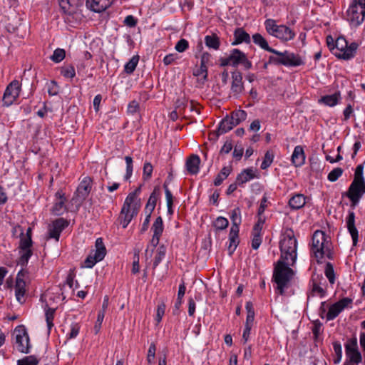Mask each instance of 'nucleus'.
I'll list each match as a JSON object with an SVG mask.
<instances>
[{
  "mask_svg": "<svg viewBox=\"0 0 365 365\" xmlns=\"http://www.w3.org/2000/svg\"><path fill=\"white\" fill-rule=\"evenodd\" d=\"M364 194L365 179L364 177V165L360 164L356 166L353 181L344 195L350 200L351 207L354 209Z\"/></svg>",
  "mask_w": 365,
  "mask_h": 365,
  "instance_id": "nucleus-1",
  "label": "nucleus"
},
{
  "mask_svg": "<svg viewBox=\"0 0 365 365\" xmlns=\"http://www.w3.org/2000/svg\"><path fill=\"white\" fill-rule=\"evenodd\" d=\"M294 273L284 260H279L274 265L273 281L277 284V289L280 295L284 294V289L289 287Z\"/></svg>",
  "mask_w": 365,
  "mask_h": 365,
  "instance_id": "nucleus-2",
  "label": "nucleus"
},
{
  "mask_svg": "<svg viewBox=\"0 0 365 365\" xmlns=\"http://www.w3.org/2000/svg\"><path fill=\"white\" fill-rule=\"evenodd\" d=\"M279 249L281 259L287 261L290 258L291 265H293L297 259V241L292 229H287L283 234L279 242Z\"/></svg>",
  "mask_w": 365,
  "mask_h": 365,
  "instance_id": "nucleus-3",
  "label": "nucleus"
},
{
  "mask_svg": "<svg viewBox=\"0 0 365 365\" xmlns=\"http://www.w3.org/2000/svg\"><path fill=\"white\" fill-rule=\"evenodd\" d=\"M270 53L276 55L269 57V63L276 66L282 65L287 67H297L304 65V62L299 54H296L289 51L283 52L279 51L273 48V51Z\"/></svg>",
  "mask_w": 365,
  "mask_h": 365,
  "instance_id": "nucleus-4",
  "label": "nucleus"
},
{
  "mask_svg": "<svg viewBox=\"0 0 365 365\" xmlns=\"http://www.w3.org/2000/svg\"><path fill=\"white\" fill-rule=\"evenodd\" d=\"M230 219L232 227L229 234L230 245L228 246L229 255H232L239 245L240 225L242 222L241 210L239 207L235 208L231 213Z\"/></svg>",
  "mask_w": 365,
  "mask_h": 365,
  "instance_id": "nucleus-5",
  "label": "nucleus"
},
{
  "mask_svg": "<svg viewBox=\"0 0 365 365\" xmlns=\"http://www.w3.org/2000/svg\"><path fill=\"white\" fill-rule=\"evenodd\" d=\"M267 33L282 41H288L295 36L294 31L285 25H277L276 21L269 19L264 21Z\"/></svg>",
  "mask_w": 365,
  "mask_h": 365,
  "instance_id": "nucleus-6",
  "label": "nucleus"
},
{
  "mask_svg": "<svg viewBox=\"0 0 365 365\" xmlns=\"http://www.w3.org/2000/svg\"><path fill=\"white\" fill-rule=\"evenodd\" d=\"M359 44L356 42H352L348 45L344 37L340 36L335 41L334 50L336 51L334 54L340 59L349 60L354 57Z\"/></svg>",
  "mask_w": 365,
  "mask_h": 365,
  "instance_id": "nucleus-7",
  "label": "nucleus"
},
{
  "mask_svg": "<svg viewBox=\"0 0 365 365\" xmlns=\"http://www.w3.org/2000/svg\"><path fill=\"white\" fill-rule=\"evenodd\" d=\"M365 18V6L356 1H352L346 11V20L351 26L358 27L361 25Z\"/></svg>",
  "mask_w": 365,
  "mask_h": 365,
  "instance_id": "nucleus-8",
  "label": "nucleus"
},
{
  "mask_svg": "<svg viewBox=\"0 0 365 365\" xmlns=\"http://www.w3.org/2000/svg\"><path fill=\"white\" fill-rule=\"evenodd\" d=\"M16 344L19 351L24 354L30 352L29 336L24 325H19L14 329Z\"/></svg>",
  "mask_w": 365,
  "mask_h": 365,
  "instance_id": "nucleus-9",
  "label": "nucleus"
},
{
  "mask_svg": "<svg viewBox=\"0 0 365 365\" xmlns=\"http://www.w3.org/2000/svg\"><path fill=\"white\" fill-rule=\"evenodd\" d=\"M26 281H30L29 272L26 269H21L17 274L15 284V295L17 301L22 304V300L26 292Z\"/></svg>",
  "mask_w": 365,
  "mask_h": 365,
  "instance_id": "nucleus-10",
  "label": "nucleus"
},
{
  "mask_svg": "<svg viewBox=\"0 0 365 365\" xmlns=\"http://www.w3.org/2000/svg\"><path fill=\"white\" fill-rule=\"evenodd\" d=\"M330 242L327 240V236L325 232L320 230H317L314 232L312 235V251L314 255V257H317L322 253H323V250L324 251V248L330 245Z\"/></svg>",
  "mask_w": 365,
  "mask_h": 365,
  "instance_id": "nucleus-11",
  "label": "nucleus"
},
{
  "mask_svg": "<svg viewBox=\"0 0 365 365\" xmlns=\"http://www.w3.org/2000/svg\"><path fill=\"white\" fill-rule=\"evenodd\" d=\"M96 252L93 256L88 255L84 261V266L86 268H92L98 262L101 261L106 255V249L103 239L99 237L96 240Z\"/></svg>",
  "mask_w": 365,
  "mask_h": 365,
  "instance_id": "nucleus-12",
  "label": "nucleus"
},
{
  "mask_svg": "<svg viewBox=\"0 0 365 365\" xmlns=\"http://www.w3.org/2000/svg\"><path fill=\"white\" fill-rule=\"evenodd\" d=\"M21 90V84L17 80L11 81L6 87L3 96V104L6 106H11L19 97Z\"/></svg>",
  "mask_w": 365,
  "mask_h": 365,
  "instance_id": "nucleus-13",
  "label": "nucleus"
},
{
  "mask_svg": "<svg viewBox=\"0 0 365 365\" xmlns=\"http://www.w3.org/2000/svg\"><path fill=\"white\" fill-rule=\"evenodd\" d=\"M229 60L230 61L231 66L233 67H237L239 65H242L244 66L245 69L248 70L250 69L252 66L246 54L237 48H234L230 51Z\"/></svg>",
  "mask_w": 365,
  "mask_h": 365,
  "instance_id": "nucleus-14",
  "label": "nucleus"
},
{
  "mask_svg": "<svg viewBox=\"0 0 365 365\" xmlns=\"http://www.w3.org/2000/svg\"><path fill=\"white\" fill-rule=\"evenodd\" d=\"M69 222L64 218H58L53 221L52 224L48 226V238H53L56 241L59 240L61 232L68 226Z\"/></svg>",
  "mask_w": 365,
  "mask_h": 365,
  "instance_id": "nucleus-15",
  "label": "nucleus"
},
{
  "mask_svg": "<svg viewBox=\"0 0 365 365\" xmlns=\"http://www.w3.org/2000/svg\"><path fill=\"white\" fill-rule=\"evenodd\" d=\"M140 205L138 203L135 204L130 210L122 207L118 220L123 228L128 227L132 219L138 215Z\"/></svg>",
  "mask_w": 365,
  "mask_h": 365,
  "instance_id": "nucleus-16",
  "label": "nucleus"
},
{
  "mask_svg": "<svg viewBox=\"0 0 365 365\" xmlns=\"http://www.w3.org/2000/svg\"><path fill=\"white\" fill-rule=\"evenodd\" d=\"M91 178L89 177L85 178L78 186L76 196L73 200L76 199L80 202L85 200L91 190Z\"/></svg>",
  "mask_w": 365,
  "mask_h": 365,
  "instance_id": "nucleus-17",
  "label": "nucleus"
},
{
  "mask_svg": "<svg viewBox=\"0 0 365 365\" xmlns=\"http://www.w3.org/2000/svg\"><path fill=\"white\" fill-rule=\"evenodd\" d=\"M243 91L242 74L240 71H235L232 73L231 92L237 97Z\"/></svg>",
  "mask_w": 365,
  "mask_h": 365,
  "instance_id": "nucleus-18",
  "label": "nucleus"
},
{
  "mask_svg": "<svg viewBox=\"0 0 365 365\" xmlns=\"http://www.w3.org/2000/svg\"><path fill=\"white\" fill-rule=\"evenodd\" d=\"M114 0H86L88 9L96 13H101L107 9Z\"/></svg>",
  "mask_w": 365,
  "mask_h": 365,
  "instance_id": "nucleus-19",
  "label": "nucleus"
},
{
  "mask_svg": "<svg viewBox=\"0 0 365 365\" xmlns=\"http://www.w3.org/2000/svg\"><path fill=\"white\" fill-rule=\"evenodd\" d=\"M163 219L159 216L155 219L151 227L153 232V235L150 240V243L154 247H156L159 244L160 237L163 232Z\"/></svg>",
  "mask_w": 365,
  "mask_h": 365,
  "instance_id": "nucleus-20",
  "label": "nucleus"
},
{
  "mask_svg": "<svg viewBox=\"0 0 365 365\" xmlns=\"http://www.w3.org/2000/svg\"><path fill=\"white\" fill-rule=\"evenodd\" d=\"M82 5L81 0H59V6L63 13L72 15Z\"/></svg>",
  "mask_w": 365,
  "mask_h": 365,
  "instance_id": "nucleus-21",
  "label": "nucleus"
},
{
  "mask_svg": "<svg viewBox=\"0 0 365 365\" xmlns=\"http://www.w3.org/2000/svg\"><path fill=\"white\" fill-rule=\"evenodd\" d=\"M346 225L353 240V245L356 246L358 242L359 232L355 226V214L353 211H349L346 218Z\"/></svg>",
  "mask_w": 365,
  "mask_h": 365,
  "instance_id": "nucleus-22",
  "label": "nucleus"
},
{
  "mask_svg": "<svg viewBox=\"0 0 365 365\" xmlns=\"http://www.w3.org/2000/svg\"><path fill=\"white\" fill-rule=\"evenodd\" d=\"M235 126L236 125L232 122V119L229 115H227L220 121L218 128L215 130V133H213V135L215 136V138H218L220 135L227 133Z\"/></svg>",
  "mask_w": 365,
  "mask_h": 365,
  "instance_id": "nucleus-23",
  "label": "nucleus"
},
{
  "mask_svg": "<svg viewBox=\"0 0 365 365\" xmlns=\"http://www.w3.org/2000/svg\"><path fill=\"white\" fill-rule=\"evenodd\" d=\"M305 162V154L304 149L301 145L294 148L292 155V163L295 167L302 166Z\"/></svg>",
  "mask_w": 365,
  "mask_h": 365,
  "instance_id": "nucleus-24",
  "label": "nucleus"
},
{
  "mask_svg": "<svg viewBox=\"0 0 365 365\" xmlns=\"http://www.w3.org/2000/svg\"><path fill=\"white\" fill-rule=\"evenodd\" d=\"M235 40L232 45L235 46L242 43H250V36L243 28H237L234 31Z\"/></svg>",
  "mask_w": 365,
  "mask_h": 365,
  "instance_id": "nucleus-25",
  "label": "nucleus"
},
{
  "mask_svg": "<svg viewBox=\"0 0 365 365\" xmlns=\"http://www.w3.org/2000/svg\"><path fill=\"white\" fill-rule=\"evenodd\" d=\"M252 168L243 170L236 178V182L241 186L247 182L257 178Z\"/></svg>",
  "mask_w": 365,
  "mask_h": 365,
  "instance_id": "nucleus-26",
  "label": "nucleus"
},
{
  "mask_svg": "<svg viewBox=\"0 0 365 365\" xmlns=\"http://www.w3.org/2000/svg\"><path fill=\"white\" fill-rule=\"evenodd\" d=\"M200 163V157L197 155H192L186 161V168L189 173L197 174L199 171Z\"/></svg>",
  "mask_w": 365,
  "mask_h": 365,
  "instance_id": "nucleus-27",
  "label": "nucleus"
},
{
  "mask_svg": "<svg viewBox=\"0 0 365 365\" xmlns=\"http://www.w3.org/2000/svg\"><path fill=\"white\" fill-rule=\"evenodd\" d=\"M56 196L58 197L59 200L54 204L52 208V213L55 215L58 216L61 215L66 210V207L64 204L65 202L66 201V199L64 197V195L62 194L61 192H57Z\"/></svg>",
  "mask_w": 365,
  "mask_h": 365,
  "instance_id": "nucleus-28",
  "label": "nucleus"
},
{
  "mask_svg": "<svg viewBox=\"0 0 365 365\" xmlns=\"http://www.w3.org/2000/svg\"><path fill=\"white\" fill-rule=\"evenodd\" d=\"M305 197L302 194H296L289 200V205L292 209L298 210L305 205Z\"/></svg>",
  "mask_w": 365,
  "mask_h": 365,
  "instance_id": "nucleus-29",
  "label": "nucleus"
},
{
  "mask_svg": "<svg viewBox=\"0 0 365 365\" xmlns=\"http://www.w3.org/2000/svg\"><path fill=\"white\" fill-rule=\"evenodd\" d=\"M341 98L339 92H336L332 95H327L322 96L319 100V103H322L328 106H334L338 103L339 100Z\"/></svg>",
  "mask_w": 365,
  "mask_h": 365,
  "instance_id": "nucleus-30",
  "label": "nucleus"
},
{
  "mask_svg": "<svg viewBox=\"0 0 365 365\" xmlns=\"http://www.w3.org/2000/svg\"><path fill=\"white\" fill-rule=\"evenodd\" d=\"M205 43L208 48L215 50L219 49L220 46V38L215 34L205 36Z\"/></svg>",
  "mask_w": 365,
  "mask_h": 365,
  "instance_id": "nucleus-31",
  "label": "nucleus"
},
{
  "mask_svg": "<svg viewBox=\"0 0 365 365\" xmlns=\"http://www.w3.org/2000/svg\"><path fill=\"white\" fill-rule=\"evenodd\" d=\"M232 172V167L231 166H225L222 168V169L220 170V172L217 174V177L215 178L214 180V185L215 186L220 185L223 180L226 179L229 175Z\"/></svg>",
  "mask_w": 365,
  "mask_h": 365,
  "instance_id": "nucleus-32",
  "label": "nucleus"
},
{
  "mask_svg": "<svg viewBox=\"0 0 365 365\" xmlns=\"http://www.w3.org/2000/svg\"><path fill=\"white\" fill-rule=\"evenodd\" d=\"M253 42L267 51H273V48L269 46L267 40L260 34H255L252 36Z\"/></svg>",
  "mask_w": 365,
  "mask_h": 365,
  "instance_id": "nucleus-33",
  "label": "nucleus"
},
{
  "mask_svg": "<svg viewBox=\"0 0 365 365\" xmlns=\"http://www.w3.org/2000/svg\"><path fill=\"white\" fill-rule=\"evenodd\" d=\"M45 317H46V321L48 327V332H50L51 329L53 327V320L54 319V315L56 312V309L51 308L48 307V305L46 304L45 305Z\"/></svg>",
  "mask_w": 365,
  "mask_h": 365,
  "instance_id": "nucleus-34",
  "label": "nucleus"
},
{
  "mask_svg": "<svg viewBox=\"0 0 365 365\" xmlns=\"http://www.w3.org/2000/svg\"><path fill=\"white\" fill-rule=\"evenodd\" d=\"M229 117L232 119V122L237 126L241 122L244 121L247 118V113L243 110H236L231 113Z\"/></svg>",
  "mask_w": 365,
  "mask_h": 365,
  "instance_id": "nucleus-35",
  "label": "nucleus"
},
{
  "mask_svg": "<svg viewBox=\"0 0 365 365\" xmlns=\"http://www.w3.org/2000/svg\"><path fill=\"white\" fill-rule=\"evenodd\" d=\"M33 245L32 239L29 237H25L24 234L20 236V242H19V252H26L27 250H32L31 247Z\"/></svg>",
  "mask_w": 365,
  "mask_h": 365,
  "instance_id": "nucleus-36",
  "label": "nucleus"
},
{
  "mask_svg": "<svg viewBox=\"0 0 365 365\" xmlns=\"http://www.w3.org/2000/svg\"><path fill=\"white\" fill-rule=\"evenodd\" d=\"M166 254V247L161 245L158 247L156 251V255L154 258L153 268H156L161 262L162 259L165 257Z\"/></svg>",
  "mask_w": 365,
  "mask_h": 365,
  "instance_id": "nucleus-37",
  "label": "nucleus"
},
{
  "mask_svg": "<svg viewBox=\"0 0 365 365\" xmlns=\"http://www.w3.org/2000/svg\"><path fill=\"white\" fill-rule=\"evenodd\" d=\"M343 310L339 307V304L334 303L329 308L326 317L328 321L334 319Z\"/></svg>",
  "mask_w": 365,
  "mask_h": 365,
  "instance_id": "nucleus-38",
  "label": "nucleus"
},
{
  "mask_svg": "<svg viewBox=\"0 0 365 365\" xmlns=\"http://www.w3.org/2000/svg\"><path fill=\"white\" fill-rule=\"evenodd\" d=\"M346 354L349 359L351 363L359 364L361 361L362 357L359 349L350 350L349 348H347Z\"/></svg>",
  "mask_w": 365,
  "mask_h": 365,
  "instance_id": "nucleus-39",
  "label": "nucleus"
},
{
  "mask_svg": "<svg viewBox=\"0 0 365 365\" xmlns=\"http://www.w3.org/2000/svg\"><path fill=\"white\" fill-rule=\"evenodd\" d=\"M21 256L17 260V264L21 267V269H24L27 266L29 259L33 255L32 250H27L26 252H20Z\"/></svg>",
  "mask_w": 365,
  "mask_h": 365,
  "instance_id": "nucleus-40",
  "label": "nucleus"
},
{
  "mask_svg": "<svg viewBox=\"0 0 365 365\" xmlns=\"http://www.w3.org/2000/svg\"><path fill=\"white\" fill-rule=\"evenodd\" d=\"M137 203H138V205L140 206V200L137 199V197L135 196V193L130 192L127 196V197L123 203V207L130 210Z\"/></svg>",
  "mask_w": 365,
  "mask_h": 365,
  "instance_id": "nucleus-41",
  "label": "nucleus"
},
{
  "mask_svg": "<svg viewBox=\"0 0 365 365\" xmlns=\"http://www.w3.org/2000/svg\"><path fill=\"white\" fill-rule=\"evenodd\" d=\"M139 61L138 56H133L124 66V71L128 74H131L135 71Z\"/></svg>",
  "mask_w": 365,
  "mask_h": 365,
  "instance_id": "nucleus-42",
  "label": "nucleus"
},
{
  "mask_svg": "<svg viewBox=\"0 0 365 365\" xmlns=\"http://www.w3.org/2000/svg\"><path fill=\"white\" fill-rule=\"evenodd\" d=\"M274 158V152L272 150H267L264 154V160L261 164V169H267L272 163Z\"/></svg>",
  "mask_w": 365,
  "mask_h": 365,
  "instance_id": "nucleus-43",
  "label": "nucleus"
},
{
  "mask_svg": "<svg viewBox=\"0 0 365 365\" xmlns=\"http://www.w3.org/2000/svg\"><path fill=\"white\" fill-rule=\"evenodd\" d=\"M39 360L34 355L24 357L17 361V365H38Z\"/></svg>",
  "mask_w": 365,
  "mask_h": 365,
  "instance_id": "nucleus-44",
  "label": "nucleus"
},
{
  "mask_svg": "<svg viewBox=\"0 0 365 365\" xmlns=\"http://www.w3.org/2000/svg\"><path fill=\"white\" fill-rule=\"evenodd\" d=\"M324 274L330 284H334L335 282V272L331 263L327 262L326 264Z\"/></svg>",
  "mask_w": 365,
  "mask_h": 365,
  "instance_id": "nucleus-45",
  "label": "nucleus"
},
{
  "mask_svg": "<svg viewBox=\"0 0 365 365\" xmlns=\"http://www.w3.org/2000/svg\"><path fill=\"white\" fill-rule=\"evenodd\" d=\"M61 74L65 78H73L76 75L74 66L73 65H67L61 67Z\"/></svg>",
  "mask_w": 365,
  "mask_h": 365,
  "instance_id": "nucleus-46",
  "label": "nucleus"
},
{
  "mask_svg": "<svg viewBox=\"0 0 365 365\" xmlns=\"http://www.w3.org/2000/svg\"><path fill=\"white\" fill-rule=\"evenodd\" d=\"M66 56V51L63 48H56L53 55L51 56V59L55 63H59L62 61Z\"/></svg>",
  "mask_w": 365,
  "mask_h": 365,
  "instance_id": "nucleus-47",
  "label": "nucleus"
},
{
  "mask_svg": "<svg viewBox=\"0 0 365 365\" xmlns=\"http://www.w3.org/2000/svg\"><path fill=\"white\" fill-rule=\"evenodd\" d=\"M188 99L183 96L182 98H178L175 101V109L178 110L180 113H182L187 106Z\"/></svg>",
  "mask_w": 365,
  "mask_h": 365,
  "instance_id": "nucleus-48",
  "label": "nucleus"
},
{
  "mask_svg": "<svg viewBox=\"0 0 365 365\" xmlns=\"http://www.w3.org/2000/svg\"><path fill=\"white\" fill-rule=\"evenodd\" d=\"M160 195V190L158 187H155L150 194L147 205H152L153 208H155L156 206L158 198Z\"/></svg>",
  "mask_w": 365,
  "mask_h": 365,
  "instance_id": "nucleus-49",
  "label": "nucleus"
},
{
  "mask_svg": "<svg viewBox=\"0 0 365 365\" xmlns=\"http://www.w3.org/2000/svg\"><path fill=\"white\" fill-rule=\"evenodd\" d=\"M229 222L227 218L223 217H218L216 220L214 222V227L217 230H225L228 227Z\"/></svg>",
  "mask_w": 365,
  "mask_h": 365,
  "instance_id": "nucleus-50",
  "label": "nucleus"
},
{
  "mask_svg": "<svg viewBox=\"0 0 365 365\" xmlns=\"http://www.w3.org/2000/svg\"><path fill=\"white\" fill-rule=\"evenodd\" d=\"M343 172L342 168H336L329 173L327 178L331 182H335L343 174Z\"/></svg>",
  "mask_w": 365,
  "mask_h": 365,
  "instance_id": "nucleus-51",
  "label": "nucleus"
},
{
  "mask_svg": "<svg viewBox=\"0 0 365 365\" xmlns=\"http://www.w3.org/2000/svg\"><path fill=\"white\" fill-rule=\"evenodd\" d=\"M333 349L336 356V358L334 359V364H338L342 357V349L339 341H334L333 343Z\"/></svg>",
  "mask_w": 365,
  "mask_h": 365,
  "instance_id": "nucleus-52",
  "label": "nucleus"
},
{
  "mask_svg": "<svg viewBox=\"0 0 365 365\" xmlns=\"http://www.w3.org/2000/svg\"><path fill=\"white\" fill-rule=\"evenodd\" d=\"M212 56L208 52H205L202 54L200 58L201 70L205 71V68H207L208 65L210 64Z\"/></svg>",
  "mask_w": 365,
  "mask_h": 365,
  "instance_id": "nucleus-53",
  "label": "nucleus"
},
{
  "mask_svg": "<svg viewBox=\"0 0 365 365\" xmlns=\"http://www.w3.org/2000/svg\"><path fill=\"white\" fill-rule=\"evenodd\" d=\"M189 47V43L188 41L185 39V38H181L180 40H179L175 46V48L177 51L180 52V53H182L184 51H185Z\"/></svg>",
  "mask_w": 365,
  "mask_h": 365,
  "instance_id": "nucleus-54",
  "label": "nucleus"
},
{
  "mask_svg": "<svg viewBox=\"0 0 365 365\" xmlns=\"http://www.w3.org/2000/svg\"><path fill=\"white\" fill-rule=\"evenodd\" d=\"M153 165L150 163H145L143 165V175L144 180H148L151 178L153 173Z\"/></svg>",
  "mask_w": 365,
  "mask_h": 365,
  "instance_id": "nucleus-55",
  "label": "nucleus"
},
{
  "mask_svg": "<svg viewBox=\"0 0 365 365\" xmlns=\"http://www.w3.org/2000/svg\"><path fill=\"white\" fill-rule=\"evenodd\" d=\"M252 247L254 250H257L259 248V245L262 243V237L261 233H253L252 232Z\"/></svg>",
  "mask_w": 365,
  "mask_h": 365,
  "instance_id": "nucleus-56",
  "label": "nucleus"
},
{
  "mask_svg": "<svg viewBox=\"0 0 365 365\" xmlns=\"http://www.w3.org/2000/svg\"><path fill=\"white\" fill-rule=\"evenodd\" d=\"M156 351V346L154 343H152L148 351L147 361L149 364H151L155 359Z\"/></svg>",
  "mask_w": 365,
  "mask_h": 365,
  "instance_id": "nucleus-57",
  "label": "nucleus"
},
{
  "mask_svg": "<svg viewBox=\"0 0 365 365\" xmlns=\"http://www.w3.org/2000/svg\"><path fill=\"white\" fill-rule=\"evenodd\" d=\"M324 255H326L330 259H333V253L331 250V244L324 248V251L323 250V253H322V255L316 257L318 263L321 262L319 259H322Z\"/></svg>",
  "mask_w": 365,
  "mask_h": 365,
  "instance_id": "nucleus-58",
  "label": "nucleus"
},
{
  "mask_svg": "<svg viewBox=\"0 0 365 365\" xmlns=\"http://www.w3.org/2000/svg\"><path fill=\"white\" fill-rule=\"evenodd\" d=\"M163 188L165 190L167 205H173V196L168 188V183L166 181L163 184Z\"/></svg>",
  "mask_w": 365,
  "mask_h": 365,
  "instance_id": "nucleus-59",
  "label": "nucleus"
},
{
  "mask_svg": "<svg viewBox=\"0 0 365 365\" xmlns=\"http://www.w3.org/2000/svg\"><path fill=\"white\" fill-rule=\"evenodd\" d=\"M105 314L103 312H98L97 320L96 322V324L94 326L95 333L98 334L101 329L102 322L103 321Z\"/></svg>",
  "mask_w": 365,
  "mask_h": 365,
  "instance_id": "nucleus-60",
  "label": "nucleus"
},
{
  "mask_svg": "<svg viewBox=\"0 0 365 365\" xmlns=\"http://www.w3.org/2000/svg\"><path fill=\"white\" fill-rule=\"evenodd\" d=\"M165 304L162 302L158 305L157 314H156V320L158 322H160L162 319L163 316L165 314Z\"/></svg>",
  "mask_w": 365,
  "mask_h": 365,
  "instance_id": "nucleus-61",
  "label": "nucleus"
},
{
  "mask_svg": "<svg viewBox=\"0 0 365 365\" xmlns=\"http://www.w3.org/2000/svg\"><path fill=\"white\" fill-rule=\"evenodd\" d=\"M243 153H244L243 147L238 146L237 145H235L233 153H232L233 158H235L237 160H240L243 155Z\"/></svg>",
  "mask_w": 365,
  "mask_h": 365,
  "instance_id": "nucleus-62",
  "label": "nucleus"
},
{
  "mask_svg": "<svg viewBox=\"0 0 365 365\" xmlns=\"http://www.w3.org/2000/svg\"><path fill=\"white\" fill-rule=\"evenodd\" d=\"M258 220L255 223L253 227L252 232L253 233H261L262 225L264 223V219H263L261 216H258Z\"/></svg>",
  "mask_w": 365,
  "mask_h": 365,
  "instance_id": "nucleus-63",
  "label": "nucleus"
},
{
  "mask_svg": "<svg viewBox=\"0 0 365 365\" xmlns=\"http://www.w3.org/2000/svg\"><path fill=\"white\" fill-rule=\"evenodd\" d=\"M48 93L50 96H54L58 93V86L55 81H51L48 85Z\"/></svg>",
  "mask_w": 365,
  "mask_h": 365,
  "instance_id": "nucleus-64",
  "label": "nucleus"
}]
</instances>
